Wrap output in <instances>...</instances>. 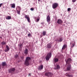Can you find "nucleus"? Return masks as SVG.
<instances>
[{"instance_id": "1", "label": "nucleus", "mask_w": 77, "mask_h": 77, "mask_svg": "<svg viewBox=\"0 0 77 77\" xmlns=\"http://www.w3.org/2000/svg\"><path fill=\"white\" fill-rule=\"evenodd\" d=\"M30 60V57H26L25 61L24 62V64L26 66H29V62Z\"/></svg>"}, {"instance_id": "2", "label": "nucleus", "mask_w": 77, "mask_h": 77, "mask_svg": "<svg viewBox=\"0 0 77 77\" xmlns=\"http://www.w3.org/2000/svg\"><path fill=\"white\" fill-rule=\"evenodd\" d=\"M51 57V53H49L48 54L47 56L46 57V60H49V59L50 58V57Z\"/></svg>"}, {"instance_id": "3", "label": "nucleus", "mask_w": 77, "mask_h": 77, "mask_svg": "<svg viewBox=\"0 0 77 77\" xmlns=\"http://www.w3.org/2000/svg\"><path fill=\"white\" fill-rule=\"evenodd\" d=\"M58 6V4L57 3H54L52 4V6L53 9H56Z\"/></svg>"}, {"instance_id": "4", "label": "nucleus", "mask_w": 77, "mask_h": 77, "mask_svg": "<svg viewBox=\"0 0 77 77\" xmlns=\"http://www.w3.org/2000/svg\"><path fill=\"white\" fill-rule=\"evenodd\" d=\"M53 74L52 73L50 72H47L45 74V75H46V76H47L48 77H51V76H52Z\"/></svg>"}, {"instance_id": "5", "label": "nucleus", "mask_w": 77, "mask_h": 77, "mask_svg": "<svg viewBox=\"0 0 77 77\" xmlns=\"http://www.w3.org/2000/svg\"><path fill=\"white\" fill-rule=\"evenodd\" d=\"M46 20L47 22L48 23H50V14H48L47 16Z\"/></svg>"}, {"instance_id": "6", "label": "nucleus", "mask_w": 77, "mask_h": 77, "mask_svg": "<svg viewBox=\"0 0 77 77\" xmlns=\"http://www.w3.org/2000/svg\"><path fill=\"white\" fill-rule=\"evenodd\" d=\"M72 60H71V58L68 59L66 61V64H68V65L70 64V63L71 62Z\"/></svg>"}, {"instance_id": "7", "label": "nucleus", "mask_w": 77, "mask_h": 77, "mask_svg": "<svg viewBox=\"0 0 77 77\" xmlns=\"http://www.w3.org/2000/svg\"><path fill=\"white\" fill-rule=\"evenodd\" d=\"M15 68H12L9 69V70H8V72L10 73L14 72V71H15Z\"/></svg>"}, {"instance_id": "8", "label": "nucleus", "mask_w": 77, "mask_h": 77, "mask_svg": "<svg viewBox=\"0 0 77 77\" xmlns=\"http://www.w3.org/2000/svg\"><path fill=\"white\" fill-rule=\"evenodd\" d=\"M43 68H44V66L43 65H41L40 66H39L38 69V70H42L43 69Z\"/></svg>"}, {"instance_id": "9", "label": "nucleus", "mask_w": 77, "mask_h": 77, "mask_svg": "<svg viewBox=\"0 0 77 77\" xmlns=\"http://www.w3.org/2000/svg\"><path fill=\"white\" fill-rule=\"evenodd\" d=\"M71 64H68V66L67 67L66 70L67 71H69L71 69Z\"/></svg>"}, {"instance_id": "10", "label": "nucleus", "mask_w": 77, "mask_h": 77, "mask_svg": "<svg viewBox=\"0 0 77 77\" xmlns=\"http://www.w3.org/2000/svg\"><path fill=\"white\" fill-rule=\"evenodd\" d=\"M10 50L9 48V46L7 45L6 46V48L5 50V52H7V51H8Z\"/></svg>"}, {"instance_id": "11", "label": "nucleus", "mask_w": 77, "mask_h": 77, "mask_svg": "<svg viewBox=\"0 0 77 77\" xmlns=\"http://www.w3.org/2000/svg\"><path fill=\"white\" fill-rule=\"evenodd\" d=\"M70 73H66V76H67V77H72L73 75H70L69 74Z\"/></svg>"}, {"instance_id": "12", "label": "nucleus", "mask_w": 77, "mask_h": 77, "mask_svg": "<svg viewBox=\"0 0 77 77\" xmlns=\"http://www.w3.org/2000/svg\"><path fill=\"white\" fill-rule=\"evenodd\" d=\"M57 23L59 24H61L62 23V20L60 19H58Z\"/></svg>"}, {"instance_id": "13", "label": "nucleus", "mask_w": 77, "mask_h": 77, "mask_svg": "<svg viewBox=\"0 0 77 77\" xmlns=\"http://www.w3.org/2000/svg\"><path fill=\"white\" fill-rule=\"evenodd\" d=\"M51 46H52L51 45V43H50L47 45V47L48 48H50L51 47Z\"/></svg>"}, {"instance_id": "14", "label": "nucleus", "mask_w": 77, "mask_h": 77, "mask_svg": "<svg viewBox=\"0 0 77 77\" xmlns=\"http://www.w3.org/2000/svg\"><path fill=\"white\" fill-rule=\"evenodd\" d=\"M63 40V39L62 38H59L57 40V41H58V42H62Z\"/></svg>"}, {"instance_id": "15", "label": "nucleus", "mask_w": 77, "mask_h": 77, "mask_svg": "<svg viewBox=\"0 0 77 77\" xmlns=\"http://www.w3.org/2000/svg\"><path fill=\"white\" fill-rule=\"evenodd\" d=\"M24 51L25 54H27L28 53V50H27V49L26 48Z\"/></svg>"}, {"instance_id": "16", "label": "nucleus", "mask_w": 77, "mask_h": 77, "mask_svg": "<svg viewBox=\"0 0 77 77\" xmlns=\"http://www.w3.org/2000/svg\"><path fill=\"white\" fill-rule=\"evenodd\" d=\"M59 61V59L57 58H55L54 59V62L55 63H57Z\"/></svg>"}, {"instance_id": "17", "label": "nucleus", "mask_w": 77, "mask_h": 77, "mask_svg": "<svg viewBox=\"0 0 77 77\" xmlns=\"http://www.w3.org/2000/svg\"><path fill=\"white\" fill-rule=\"evenodd\" d=\"M66 48V45H64L62 49V51H63L62 50H64Z\"/></svg>"}, {"instance_id": "18", "label": "nucleus", "mask_w": 77, "mask_h": 77, "mask_svg": "<svg viewBox=\"0 0 77 77\" xmlns=\"http://www.w3.org/2000/svg\"><path fill=\"white\" fill-rule=\"evenodd\" d=\"M60 69V66L59 65H57V66L56 68H55L54 69Z\"/></svg>"}, {"instance_id": "19", "label": "nucleus", "mask_w": 77, "mask_h": 77, "mask_svg": "<svg viewBox=\"0 0 77 77\" xmlns=\"http://www.w3.org/2000/svg\"><path fill=\"white\" fill-rule=\"evenodd\" d=\"M5 18L6 20H11V17L10 16H8Z\"/></svg>"}, {"instance_id": "20", "label": "nucleus", "mask_w": 77, "mask_h": 77, "mask_svg": "<svg viewBox=\"0 0 77 77\" xmlns=\"http://www.w3.org/2000/svg\"><path fill=\"white\" fill-rule=\"evenodd\" d=\"M35 19V20H36V19H37L36 20V22H38V21H39V18H36V17H34Z\"/></svg>"}, {"instance_id": "21", "label": "nucleus", "mask_w": 77, "mask_h": 77, "mask_svg": "<svg viewBox=\"0 0 77 77\" xmlns=\"http://www.w3.org/2000/svg\"><path fill=\"white\" fill-rule=\"evenodd\" d=\"M11 8H15V4H11Z\"/></svg>"}, {"instance_id": "22", "label": "nucleus", "mask_w": 77, "mask_h": 77, "mask_svg": "<svg viewBox=\"0 0 77 77\" xmlns=\"http://www.w3.org/2000/svg\"><path fill=\"white\" fill-rule=\"evenodd\" d=\"M2 45L3 46L4 45H5V44H6V42H4V41L3 42H2Z\"/></svg>"}, {"instance_id": "23", "label": "nucleus", "mask_w": 77, "mask_h": 77, "mask_svg": "<svg viewBox=\"0 0 77 77\" xmlns=\"http://www.w3.org/2000/svg\"><path fill=\"white\" fill-rule=\"evenodd\" d=\"M6 62H4L2 63V66H5L6 65Z\"/></svg>"}, {"instance_id": "24", "label": "nucleus", "mask_w": 77, "mask_h": 77, "mask_svg": "<svg viewBox=\"0 0 77 77\" xmlns=\"http://www.w3.org/2000/svg\"><path fill=\"white\" fill-rule=\"evenodd\" d=\"M17 13L19 15H20V10H17Z\"/></svg>"}, {"instance_id": "25", "label": "nucleus", "mask_w": 77, "mask_h": 77, "mask_svg": "<svg viewBox=\"0 0 77 77\" xmlns=\"http://www.w3.org/2000/svg\"><path fill=\"white\" fill-rule=\"evenodd\" d=\"M43 36H45L46 35V32L45 31H43Z\"/></svg>"}, {"instance_id": "26", "label": "nucleus", "mask_w": 77, "mask_h": 77, "mask_svg": "<svg viewBox=\"0 0 77 77\" xmlns=\"http://www.w3.org/2000/svg\"><path fill=\"white\" fill-rule=\"evenodd\" d=\"M25 17L26 19H27L29 18V16L27 15H25Z\"/></svg>"}, {"instance_id": "27", "label": "nucleus", "mask_w": 77, "mask_h": 77, "mask_svg": "<svg viewBox=\"0 0 77 77\" xmlns=\"http://www.w3.org/2000/svg\"><path fill=\"white\" fill-rule=\"evenodd\" d=\"M17 8L19 10V11H21V8L19 6H17Z\"/></svg>"}, {"instance_id": "28", "label": "nucleus", "mask_w": 77, "mask_h": 77, "mask_svg": "<svg viewBox=\"0 0 77 77\" xmlns=\"http://www.w3.org/2000/svg\"><path fill=\"white\" fill-rule=\"evenodd\" d=\"M27 20L28 22V23H30V18L29 17L28 18V19H27Z\"/></svg>"}, {"instance_id": "29", "label": "nucleus", "mask_w": 77, "mask_h": 77, "mask_svg": "<svg viewBox=\"0 0 77 77\" xmlns=\"http://www.w3.org/2000/svg\"><path fill=\"white\" fill-rule=\"evenodd\" d=\"M23 45V44H21V43L20 44H19L18 45V46H19V47H21Z\"/></svg>"}, {"instance_id": "30", "label": "nucleus", "mask_w": 77, "mask_h": 77, "mask_svg": "<svg viewBox=\"0 0 77 77\" xmlns=\"http://www.w3.org/2000/svg\"><path fill=\"white\" fill-rule=\"evenodd\" d=\"M30 10H31V11H33L34 10V8H30Z\"/></svg>"}, {"instance_id": "31", "label": "nucleus", "mask_w": 77, "mask_h": 77, "mask_svg": "<svg viewBox=\"0 0 77 77\" xmlns=\"http://www.w3.org/2000/svg\"><path fill=\"white\" fill-rule=\"evenodd\" d=\"M18 54L15 55V58H18Z\"/></svg>"}, {"instance_id": "32", "label": "nucleus", "mask_w": 77, "mask_h": 77, "mask_svg": "<svg viewBox=\"0 0 77 77\" xmlns=\"http://www.w3.org/2000/svg\"><path fill=\"white\" fill-rule=\"evenodd\" d=\"M67 11H71V8H68L67 9Z\"/></svg>"}, {"instance_id": "33", "label": "nucleus", "mask_w": 77, "mask_h": 77, "mask_svg": "<svg viewBox=\"0 0 77 77\" xmlns=\"http://www.w3.org/2000/svg\"><path fill=\"white\" fill-rule=\"evenodd\" d=\"M24 56L21 57V58L22 60H23L24 59Z\"/></svg>"}, {"instance_id": "34", "label": "nucleus", "mask_w": 77, "mask_h": 77, "mask_svg": "<svg viewBox=\"0 0 77 77\" xmlns=\"http://www.w3.org/2000/svg\"><path fill=\"white\" fill-rule=\"evenodd\" d=\"M76 2V0H72V2L75 3Z\"/></svg>"}, {"instance_id": "35", "label": "nucleus", "mask_w": 77, "mask_h": 77, "mask_svg": "<svg viewBox=\"0 0 77 77\" xmlns=\"http://www.w3.org/2000/svg\"><path fill=\"white\" fill-rule=\"evenodd\" d=\"M45 23L44 22H41V24H42V25H44V24H45Z\"/></svg>"}, {"instance_id": "36", "label": "nucleus", "mask_w": 77, "mask_h": 77, "mask_svg": "<svg viewBox=\"0 0 77 77\" xmlns=\"http://www.w3.org/2000/svg\"><path fill=\"white\" fill-rule=\"evenodd\" d=\"M75 45V43H73L72 45V47H74Z\"/></svg>"}, {"instance_id": "37", "label": "nucleus", "mask_w": 77, "mask_h": 77, "mask_svg": "<svg viewBox=\"0 0 77 77\" xmlns=\"http://www.w3.org/2000/svg\"><path fill=\"white\" fill-rule=\"evenodd\" d=\"M2 4H0V8L2 7Z\"/></svg>"}, {"instance_id": "38", "label": "nucleus", "mask_w": 77, "mask_h": 77, "mask_svg": "<svg viewBox=\"0 0 77 77\" xmlns=\"http://www.w3.org/2000/svg\"><path fill=\"white\" fill-rule=\"evenodd\" d=\"M30 36V34H28V36L29 37V36Z\"/></svg>"}, {"instance_id": "39", "label": "nucleus", "mask_w": 77, "mask_h": 77, "mask_svg": "<svg viewBox=\"0 0 77 77\" xmlns=\"http://www.w3.org/2000/svg\"><path fill=\"white\" fill-rule=\"evenodd\" d=\"M30 74H31L30 73L29 74V75H30Z\"/></svg>"}, {"instance_id": "40", "label": "nucleus", "mask_w": 77, "mask_h": 77, "mask_svg": "<svg viewBox=\"0 0 77 77\" xmlns=\"http://www.w3.org/2000/svg\"><path fill=\"white\" fill-rule=\"evenodd\" d=\"M0 38H1V39H2V37L1 36H0Z\"/></svg>"}, {"instance_id": "41", "label": "nucleus", "mask_w": 77, "mask_h": 77, "mask_svg": "<svg viewBox=\"0 0 77 77\" xmlns=\"http://www.w3.org/2000/svg\"><path fill=\"white\" fill-rule=\"evenodd\" d=\"M41 0H38V2H40V1Z\"/></svg>"}, {"instance_id": "42", "label": "nucleus", "mask_w": 77, "mask_h": 77, "mask_svg": "<svg viewBox=\"0 0 77 77\" xmlns=\"http://www.w3.org/2000/svg\"><path fill=\"white\" fill-rule=\"evenodd\" d=\"M40 36H41V38L42 37V35H40Z\"/></svg>"}, {"instance_id": "43", "label": "nucleus", "mask_w": 77, "mask_h": 77, "mask_svg": "<svg viewBox=\"0 0 77 77\" xmlns=\"http://www.w3.org/2000/svg\"><path fill=\"white\" fill-rule=\"evenodd\" d=\"M16 10H17V8H16Z\"/></svg>"}, {"instance_id": "44", "label": "nucleus", "mask_w": 77, "mask_h": 77, "mask_svg": "<svg viewBox=\"0 0 77 77\" xmlns=\"http://www.w3.org/2000/svg\"><path fill=\"white\" fill-rule=\"evenodd\" d=\"M0 26H1V25H0Z\"/></svg>"}, {"instance_id": "45", "label": "nucleus", "mask_w": 77, "mask_h": 77, "mask_svg": "<svg viewBox=\"0 0 77 77\" xmlns=\"http://www.w3.org/2000/svg\"><path fill=\"white\" fill-rule=\"evenodd\" d=\"M0 26H1V25H0Z\"/></svg>"}]
</instances>
